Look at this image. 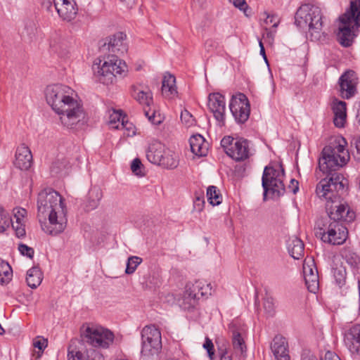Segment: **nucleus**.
Here are the masks:
<instances>
[{"instance_id": "1", "label": "nucleus", "mask_w": 360, "mask_h": 360, "mask_svg": "<svg viewBox=\"0 0 360 360\" xmlns=\"http://www.w3.org/2000/svg\"><path fill=\"white\" fill-rule=\"evenodd\" d=\"M349 159L347 150L340 143L325 146L319 159L315 176L321 180L316 193L319 198L326 200L328 222L342 224V221L351 222L355 218L354 212L342 200L345 183L343 176L338 172Z\"/></svg>"}, {"instance_id": "2", "label": "nucleus", "mask_w": 360, "mask_h": 360, "mask_svg": "<svg viewBox=\"0 0 360 360\" xmlns=\"http://www.w3.org/2000/svg\"><path fill=\"white\" fill-rule=\"evenodd\" d=\"M73 90L63 84L49 85L45 91L46 99L52 109L60 115L61 123L73 128L85 117L82 106L72 98Z\"/></svg>"}, {"instance_id": "3", "label": "nucleus", "mask_w": 360, "mask_h": 360, "mask_svg": "<svg viewBox=\"0 0 360 360\" xmlns=\"http://www.w3.org/2000/svg\"><path fill=\"white\" fill-rule=\"evenodd\" d=\"M38 217L41 221L48 217L49 222L41 224L42 230L49 235L56 236L67 226V210L62 196L52 188L41 191L37 199Z\"/></svg>"}, {"instance_id": "4", "label": "nucleus", "mask_w": 360, "mask_h": 360, "mask_svg": "<svg viewBox=\"0 0 360 360\" xmlns=\"http://www.w3.org/2000/svg\"><path fill=\"white\" fill-rule=\"evenodd\" d=\"M125 37L123 32H117L109 38L108 43L103 45V51L108 49L112 54L108 57V60L101 66L100 63L93 65L94 75L101 83L109 85L115 82L117 76L124 77L127 75L128 70L126 63L115 55L126 51L124 43Z\"/></svg>"}, {"instance_id": "5", "label": "nucleus", "mask_w": 360, "mask_h": 360, "mask_svg": "<svg viewBox=\"0 0 360 360\" xmlns=\"http://www.w3.org/2000/svg\"><path fill=\"white\" fill-rule=\"evenodd\" d=\"M323 15L320 7L307 4L297 11L295 24L302 30H308V34L312 41H321L326 37L322 32Z\"/></svg>"}, {"instance_id": "6", "label": "nucleus", "mask_w": 360, "mask_h": 360, "mask_svg": "<svg viewBox=\"0 0 360 360\" xmlns=\"http://www.w3.org/2000/svg\"><path fill=\"white\" fill-rule=\"evenodd\" d=\"M339 20L343 26L339 28L337 39L342 46L349 47L354 39L350 25L354 22L356 27L360 26V0H351L349 8L340 16Z\"/></svg>"}, {"instance_id": "7", "label": "nucleus", "mask_w": 360, "mask_h": 360, "mask_svg": "<svg viewBox=\"0 0 360 360\" xmlns=\"http://www.w3.org/2000/svg\"><path fill=\"white\" fill-rule=\"evenodd\" d=\"M162 349V338L160 330L153 325L146 326L141 330V355L150 360Z\"/></svg>"}, {"instance_id": "8", "label": "nucleus", "mask_w": 360, "mask_h": 360, "mask_svg": "<svg viewBox=\"0 0 360 360\" xmlns=\"http://www.w3.org/2000/svg\"><path fill=\"white\" fill-rule=\"evenodd\" d=\"M82 336L86 342L94 347L108 348L114 340V334L101 326L86 327Z\"/></svg>"}, {"instance_id": "9", "label": "nucleus", "mask_w": 360, "mask_h": 360, "mask_svg": "<svg viewBox=\"0 0 360 360\" xmlns=\"http://www.w3.org/2000/svg\"><path fill=\"white\" fill-rule=\"evenodd\" d=\"M221 146L225 153L236 161L245 160L250 156L249 141L247 139L225 136L221 141Z\"/></svg>"}, {"instance_id": "10", "label": "nucleus", "mask_w": 360, "mask_h": 360, "mask_svg": "<svg viewBox=\"0 0 360 360\" xmlns=\"http://www.w3.org/2000/svg\"><path fill=\"white\" fill-rule=\"evenodd\" d=\"M279 176L280 172L274 167H265L262 178L264 200L269 191L277 197L284 194L285 186Z\"/></svg>"}, {"instance_id": "11", "label": "nucleus", "mask_w": 360, "mask_h": 360, "mask_svg": "<svg viewBox=\"0 0 360 360\" xmlns=\"http://www.w3.org/2000/svg\"><path fill=\"white\" fill-rule=\"evenodd\" d=\"M324 228L321 227L320 229L323 230L321 235V240L324 243H328L332 245H341L347 239V229L342 225L337 222H327L323 225Z\"/></svg>"}, {"instance_id": "12", "label": "nucleus", "mask_w": 360, "mask_h": 360, "mask_svg": "<svg viewBox=\"0 0 360 360\" xmlns=\"http://www.w3.org/2000/svg\"><path fill=\"white\" fill-rule=\"evenodd\" d=\"M229 108L238 123L243 124L248 120L250 113V106L249 101L245 94H239L236 96H233Z\"/></svg>"}, {"instance_id": "13", "label": "nucleus", "mask_w": 360, "mask_h": 360, "mask_svg": "<svg viewBox=\"0 0 360 360\" xmlns=\"http://www.w3.org/2000/svg\"><path fill=\"white\" fill-rule=\"evenodd\" d=\"M358 79L352 70L346 71L339 79L340 95L343 98L349 99L356 93Z\"/></svg>"}, {"instance_id": "14", "label": "nucleus", "mask_w": 360, "mask_h": 360, "mask_svg": "<svg viewBox=\"0 0 360 360\" xmlns=\"http://www.w3.org/2000/svg\"><path fill=\"white\" fill-rule=\"evenodd\" d=\"M208 108L213 113L214 118L220 123L225 120V98L219 93H212L208 97Z\"/></svg>"}, {"instance_id": "15", "label": "nucleus", "mask_w": 360, "mask_h": 360, "mask_svg": "<svg viewBox=\"0 0 360 360\" xmlns=\"http://www.w3.org/2000/svg\"><path fill=\"white\" fill-rule=\"evenodd\" d=\"M53 7L63 20L70 22L77 14V8L73 0H53Z\"/></svg>"}, {"instance_id": "16", "label": "nucleus", "mask_w": 360, "mask_h": 360, "mask_svg": "<svg viewBox=\"0 0 360 360\" xmlns=\"http://www.w3.org/2000/svg\"><path fill=\"white\" fill-rule=\"evenodd\" d=\"M14 165L21 170L29 169L32 165V155L25 144H21L15 152Z\"/></svg>"}, {"instance_id": "17", "label": "nucleus", "mask_w": 360, "mask_h": 360, "mask_svg": "<svg viewBox=\"0 0 360 360\" xmlns=\"http://www.w3.org/2000/svg\"><path fill=\"white\" fill-rule=\"evenodd\" d=\"M271 349L276 360H290L288 344L281 335H276L271 345Z\"/></svg>"}, {"instance_id": "18", "label": "nucleus", "mask_w": 360, "mask_h": 360, "mask_svg": "<svg viewBox=\"0 0 360 360\" xmlns=\"http://www.w3.org/2000/svg\"><path fill=\"white\" fill-rule=\"evenodd\" d=\"M213 292L211 283H206L202 281H195L193 285L186 290L187 298L199 300L203 296L211 295Z\"/></svg>"}, {"instance_id": "19", "label": "nucleus", "mask_w": 360, "mask_h": 360, "mask_svg": "<svg viewBox=\"0 0 360 360\" xmlns=\"http://www.w3.org/2000/svg\"><path fill=\"white\" fill-rule=\"evenodd\" d=\"M345 342L352 354L360 355V325L349 328L345 335Z\"/></svg>"}, {"instance_id": "20", "label": "nucleus", "mask_w": 360, "mask_h": 360, "mask_svg": "<svg viewBox=\"0 0 360 360\" xmlns=\"http://www.w3.org/2000/svg\"><path fill=\"white\" fill-rule=\"evenodd\" d=\"M166 150L167 148L163 143L154 141L148 146L146 158L150 162L158 165Z\"/></svg>"}, {"instance_id": "21", "label": "nucleus", "mask_w": 360, "mask_h": 360, "mask_svg": "<svg viewBox=\"0 0 360 360\" xmlns=\"http://www.w3.org/2000/svg\"><path fill=\"white\" fill-rule=\"evenodd\" d=\"M191 152L199 157L205 156L208 150V144L200 134L193 135L189 139Z\"/></svg>"}, {"instance_id": "22", "label": "nucleus", "mask_w": 360, "mask_h": 360, "mask_svg": "<svg viewBox=\"0 0 360 360\" xmlns=\"http://www.w3.org/2000/svg\"><path fill=\"white\" fill-rule=\"evenodd\" d=\"M287 248L289 254L295 259H300L304 255V243L295 236L289 238L287 241Z\"/></svg>"}, {"instance_id": "23", "label": "nucleus", "mask_w": 360, "mask_h": 360, "mask_svg": "<svg viewBox=\"0 0 360 360\" xmlns=\"http://www.w3.org/2000/svg\"><path fill=\"white\" fill-rule=\"evenodd\" d=\"M333 112L334 113L333 122L335 127H343L346 121V103L345 101H335L332 105Z\"/></svg>"}, {"instance_id": "24", "label": "nucleus", "mask_w": 360, "mask_h": 360, "mask_svg": "<svg viewBox=\"0 0 360 360\" xmlns=\"http://www.w3.org/2000/svg\"><path fill=\"white\" fill-rule=\"evenodd\" d=\"M175 83L174 75L168 74L164 76L162 84V94L164 96L171 98L177 94Z\"/></svg>"}, {"instance_id": "25", "label": "nucleus", "mask_w": 360, "mask_h": 360, "mask_svg": "<svg viewBox=\"0 0 360 360\" xmlns=\"http://www.w3.org/2000/svg\"><path fill=\"white\" fill-rule=\"evenodd\" d=\"M232 344L235 353L239 355L240 358L244 359L246 355L247 347L241 334L238 330H233Z\"/></svg>"}, {"instance_id": "26", "label": "nucleus", "mask_w": 360, "mask_h": 360, "mask_svg": "<svg viewBox=\"0 0 360 360\" xmlns=\"http://www.w3.org/2000/svg\"><path fill=\"white\" fill-rule=\"evenodd\" d=\"M131 96L142 105L149 107L153 103L152 92L150 90H140L132 86Z\"/></svg>"}, {"instance_id": "27", "label": "nucleus", "mask_w": 360, "mask_h": 360, "mask_svg": "<svg viewBox=\"0 0 360 360\" xmlns=\"http://www.w3.org/2000/svg\"><path fill=\"white\" fill-rule=\"evenodd\" d=\"M42 281V273L39 267L33 266L27 272L26 282L31 288H37Z\"/></svg>"}, {"instance_id": "28", "label": "nucleus", "mask_w": 360, "mask_h": 360, "mask_svg": "<svg viewBox=\"0 0 360 360\" xmlns=\"http://www.w3.org/2000/svg\"><path fill=\"white\" fill-rule=\"evenodd\" d=\"M178 165V156L174 152L169 150V148H167L158 165L166 169H172L176 168Z\"/></svg>"}, {"instance_id": "29", "label": "nucleus", "mask_w": 360, "mask_h": 360, "mask_svg": "<svg viewBox=\"0 0 360 360\" xmlns=\"http://www.w3.org/2000/svg\"><path fill=\"white\" fill-rule=\"evenodd\" d=\"M125 115H123L120 111L113 110L110 115L109 124L112 128L120 129L122 128L129 129L127 125L128 122L124 120Z\"/></svg>"}, {"instance_id": "30", "label": "nucleus", "mask_w": 360, "mask_h": 360, "mask_svg": "<svg viewBox=\"0 0 360 360\" xmlns=\"http://www.w3.org/2000/svg\"><path fill=\"white\" fill-rule=\"evenodd\" d=\"M13 276V271L8 262L0 259V284L5 285L8 283Z\"/></svg>"}, {"instance_id": "31", "label": "nucleus", "mask_w": 360, "mask_h": 360, "mask_svg": "<svg viewBox=\"0 0 360 360\" xmlns=\"http://www.w3.org/2000/svg\"><path fill=\"white\" fill-rule=\"evenodd\" d=\"M347 264L356 272H359L360 269V258L354 252L351 251H345L343 254Z\"/></svg>"}, {"instance_id": "32", "label": "nucleus", "mask_w": 360, "mask_h": 360, "mask_svg": "<svg viewBox=\"0 0 360 360\" xmlns=\"http://www.w3.org/2000/svg\"><path fill=\"white\" fill-rule=\"evenodd\" d=\"M208 202L212 205H219L222 201L219 190L214 186H210L207 189Z\"/></svg>"}, {"instance_id": "33", "label": "nucleus", "mask_w": 360, "mask_h": 360, "mask_svg": "<svg viewBox=\"0 0 360 360\" xmlns=\"http://www.w3.org/2000/svg\"><path fill=\"white\" fill-rule=\"evenodd\" d=\"M37 27L36 22L32 20L25 21L24 29L22 31V37H27L32 40L36 35Z\"/></svg>"}, {"instance_id": "34", "label": "nucleus", "mask_w": 360, "mask_h": 360, "mask_svg": "<svg viewBox=\"0 0 360 360\" xmlns=\"http://www.w3.org/2000/svg\"><path fill=\"white\" fill-rule=\"evenodd\" d=\"M304 280L309 291L316 293L319 288V274L308 275L304 277Z\"/></svg>"}, {"instance_id": "35", "label": "nucleus", "mask_w": 360, "mask_h": 360, "mask_svg": "<svg viewBox=\"0 0 360 360\" xmlns=\"http://www.w3.org/2000/svg\"><path fill=\"white\" fill-rule=\"evenodd\" d=\"M333 274L337 285L341 288L345 284L346 271L344 267L339 266L333 269Z\"/></svg>"}, {"instance_id": "36", "label": "nucleus", "mask_w": 360, "mask_h": 360, "mask_svg": "<svg viewBox=\"0 0 360 360\" xmlns=\"http://www.w3.org/2000/svg\"><path fill=\"white\" fill-rule=\"evenodd\" d=\"M142 262V259L137 256H131L128 258L127 262V267L125 269V273L127 274H133L137 266Z\"/></svg>"}, {"instance_id": "37", "label": "nucleus", "mask_w": 360, "mask_h": 360, "mask_svg": "<svg viewBox=\"0 0 360 360\" xmlns=\"http://www.w3.org/2000/svg\"><path fill=\"white\" fill-rule=\"evenodd\" d=\"M89 354L82 352L79 350L68 349V360H88Z\"/></svg>"}, {"instance_id": "38", "label": "nucleus", "mask_w": 360, "mask_h": 360, "mask_svg": "<svg viewBox=\"0 0 360 360\" xmlns=\"http://www.w3.org/2000/svg\"><path fill=\"white\" fill-rule=\"evenodd\" d=\"M263 307L265 312L270 316L275 314V303L274 298L271 297H266L264 300Z\"/></svg>"}, {"instance_id": "39", "label": "nucleus", "mask_w": 360, "mask_h": 360, "mask_svg": "<svg viewBox=\"0 0 360 360\" xmlns=\"http://www.w3.org/2000/svg\"><path fill=\"white\" fill-rule=\"evenodd\" d=\"M131 169L132 172L138 176H143L145 172H143V165L140 159L135 158L131 164Z\"/></svg>"}, {"instance_id": "40", "label": "nucleus", "mask_w": 360, "mask_h": 360, "mask_svg": "<svg viewBox=\"0 0 360 360\" xmlns=\"http://www.w3.org/2000/svg\"><path fill=\"white\" fill-rule=\"evenodd\" d=\"M11 221L12 227L15 230V234L18 238L23 237L25 235V224L20 221H15L9 218V223Z\"/></svg>"}, {"instance_id": "41", "label": "nucleus", "mask_w": 360, "mask_h": 360, "mask_svg": "<svg viewBox=\"0 0 360 360\" xmlns=\"http://www.w3.org/2000/svg\"><path fill=\"white\" fill-rule=\"evenodd\" d=\"M9 226L8 214L3 209L0 210V233L4 232Z\"/></svg>"}, {"instance_id": "42", "label": "nucleus", "mask_w": 360, "mask_h": 360, "mask_svg": "<svg viewBox=\"0 0 360 360\" xmlns=\"http://www.w3.org/2000/svg\"><path fill=\"white\" fill-rule=\"evenodd\" d=\"M180 117L181 121L188 127L192 126L195 124V119L193 115L186 109L181 111Z\"/></svg>"}, {"instance_id": "43", "label": "nucleus", "mask_w": 360, "mask_h": 360, "mask_svg": "<svg viewBox=\"0 0 360 360\" xmlns=\"http://www.w3.org/2000/svg\"><path fill=\"white\" fill-rule=\"evenodd\" d=\"M27 214V210L24 208H18L14 210L13 220L15 221L25 222V217Z\"/></svg>"}, {"instance_id": "44", "label": "nucleus", "mask_w": 360, "mask_h": 360, "mask_svg": "<svg viewBox=\"0 0 360 360\" xmlns=\"http://www.w3.org/2000/svg\"><path fill=\"white\" fill-rule=\"evenodd\" d=\"M18 250L22 255L27 256L29 258H32L34 256V249L27 245L20 244L18 246Z\"/></svg>"}, {"instance_id": "45", "label": "nucleus", "mask_w": 360, "mask_h": 360, "mask_svg": "<svg viewBox=\"0 0 360 360\" xmlns=\"http://www.w3.org/2000/svg\"><path fill=\"white\" fill-rule=\"evenodd\" d=\"M203 347L207 350L210 360H213V356L214 354V345L212 340L208 338H206L203 344Z\"/></svg>"}, {"instance_id": "46", "label": "nucleus", "mask_w": 360, "mask_h": 360, "mask_svg": "<svg viewBox=\"0 0 360 360\" xmlns=\"http://www.w3.org/2000/svg\"><path fill=\"white\" fill-rule=\"evenodd\" d=\"M233 3L235 7L238 8L240 11H242L245 15L247 14V10L248 9V5L245 0H229Z\"/></svg>"}, {"instance_id": "47", "label": "nucleus", "mask_w": 360, "mask_h": 360, "mask_svg": "<svg viewBox=\"0 0 360 360\" xmlns=\"http://www.w3.org/2000/svg\"><path fill=\"white\" fill-rule=\"evenodd\" d=\"M303 272L304 277L308 275L318 274V271L314 262L311 264H304Z\"/></svg>"}, {"instance_id": "48", "label": "nucleus", "mask_w": 360, "mask_h": 360, "mask_svg": "<svg viewBox=\"0 0 360 360\" xmlns=\"http://www.w3.org/2000/svg\"><path fill=\"white\" fill-rule=\"evenodd\" d=\"M150 109L146 110L144 109V113L146 116L148 118V120L154 124H158L161 122L160 120H156L155 112L154 110L150 112Z\"/></svg>"}, {"instance_id": "49", "label": "nucleus", "mask_w": 360, "mask_h": 360, "mask_svg": "<svg viewBox=\"0 0 360 360\" xmlns=\"http://www.w3.org/2000/svg\"><path fill=\"white\" fill-rule=\"evenodd\" d=\"M205 205V199L203 195L196 196L194 201V208L198 212H201Z\"/></svg>"}, {"instance_id": "50", "label": "nucleus", "mask_w": 360, "mask_h": 360, "mask_svg": "<svg viewBox=\"0 0 360 360\" xmlns=\"http://www.w3.org/2000/svg\"><path fill=\"white\" fill-rule=\"evenodd\" d=\"M264 15H266L265 19V23L267 25H272V27H277L278 23V20L277 16L274 15H269L267 13H264Z\"/></svg>"}, {"instance_id": "51", "label": "nucleus", "mask_w": 360, "mask_h": 360, "mask_svg": "<svg viewBox=\"0 0 360 360\" xmlns=\"http://www.w3.org/2000/svg\"><path fill=\"white\" fill-rule=\"evenodd\" d=\"M33 345L35 348L43 351L47 347V340L46 339H37L33 342Z\"/></svg>"}, {"instance_id": "52", "label": "nucleus", "mask_w": 360, "mask_h": 360, "mask_svg": "<svg viewBox=\"0 0 360 360\" xmlns=\"http://www.w3.org/2000/svg\"><path fill=\"white\" fill-rule=\"evenodd\" d=\"M88 360H105V358L99 352L92 350L89 355Z\"/></svg>"}, {"instance_id": "53", "label": "nucleus", "mask_w": 360, "mask_h": 360, "mask_svg": "<svg viewBox=\"0 0 360 360\" xmlns=\"http://www.w3.org/2000/svg\"><path fill=\"white\" fill-rule=\"evenodd\" d=\"M321 360H340V357L334 352L328 351L325 353L324 357Z\"/></svg>"}, {"instance_id": "54", "label": "nucleus", "mask_w": 360, "mask_h": 360, "mask_svg": "<svg viewBox=\"0 0 360 360\" xmlns=\"http://www.w3.org/2000/svg\"><path fill=\"white\" fill-rule=\"evenodd\" d=\"M96 195L97 197V199L93 200L91 202H90V203H91L90 206H91V209H94L98 206L99 200H101V198L102 197V194L98 190L96 191Z\"/></svg>"}, {"instance_id": "55", "label": "nucleus", "mask_w": 360, "mask_h": 360, "mask_svg": "<svg viewBox=\"0 0 360 360\" xmlns=\"http://www.w3.org/2000/svg\"><path fill=\"white\" fill-rule=\"evenodd\" d=\"M292 187V192L293 193H296L299 189L298 187V181L295 179L290 180V185L289 186V188Z\"/></svg>"}, {"instance_id": "56", "label": "nucleus", "mask_w": 360, "mask_h": 360, "mask_svg": "<svg viewBox=\"0 0 360 360\" xmlns=\"http://www.w3.org/2000/svg\"><path fill=\"white\" fill-rule=\"evenodd\" d=\"M205 46L207 51H210L215 47V42L212 39H208L206 41Z\"/></svg>"}, {"instance_id": "57", "label": "nucleus", "mask_w": 360, "mask_h": 360, "mask_svg": "<svg viewBox=\"0 0 360 360\" xmlns=\"http://www.w3.org/2000/svg\"><path fill=\"white\" fill-rule=\"evenodd\" d=\"M51 46L52 47L54 51L58 53L59 54H63V53L60 52V45L57 44L55 41H51Z\"/></svg>"}, {"instance_id": "58", "label": "nucleus", "mask_w": 360, "mask_h": 360, "mask_svg": "<svg viewBox=\"0 0 360 360\" xmlns=\"http://www.w3.org/2000/svg\"><path fill=\"white\" fill-rule=\"evenodd\" d=\"M260 54L263 56L266 63H267V58L265 53V49L262 41H259Z\"/></svg>"}, {"instance_id": "59", "label": "nucleus", "mask_w": 360, "mask_h": 360, "mask_svg": "<svg viewBox=\"0 0 360 360\" xmlns=\"http://www.w3.org/2000/svg\"><path fill=\"white\" fill-rule=\"evenodd\" d=\"M42 6L44 8H45L49 11H51V8H52V4L49 1H44L43 3Z\"/></svg>"}, {"instance_id": "60", "label": "nucleus", "mask_w": 360, "mask_h": 360, "mask_svg": "<svg viewBox=\"0 0 360 360\" xmlns=\"http://www.w3.org/2000/svg\"><path fill=\"white\" fill-rule=\"evenodd\" d=\"M356 119L357 122L360 125V101L358 102V104H357V112L356 115Z\"/></svg>"}, {"instance_id": "61", "label": "nucleus", "mask_w": 360, "mask_h": 360, "mask_svg": "<svg viewBox=\"0 0 360 360\" xmlns=\"http://www.w3.org/2000/svg\"><path fill=\"white\" fill-rule=\"evenodd\" d=\"M220 360H232V359L231 358V356H228V355H227L226 352H224V353L221 355Z\"/></svg>"}, {"instance_id": "62", "label": "nucleus", "mask_w": 360, "mask_h": 360, "mask_svg": "<svg viewBox=\"0 0 360 360\" xmlns=\"http://www.w3.org/2000/svg\"><path fill=\"white\" fill-rule=\"evenodd\" d=\"M122 2L125 4L127 6H131L134 1V0H120Z\"/></svg>"}, {"instance_id": "63", "label": "nucleus", "mask_w": 360, "mask_h": 360, "mask_svg": "<svg viewBox=\"0 0 360 360\" xmlns=\"http://www.w3.org/2000/svg\"><path fill=\"white\" fill-rule=\"evenodd\" d=\"M358 287H359V314H360V279H359V281H358Z\"/></svg>"}, {"instance_id": "64", "label": "nucleus", "mask_w": 360, "mask_h": 360, "mask_svg": "<svg viewBox=\"0 0 360 360\" xmlns=\"http://www.w3.org/2000/svg\"><path fill=\"white\" fill-rule=\"evenodd\" d=\"M356 149L359 153H360V138L358 142L356 143Z\"/></svg>"}]
</instances>
